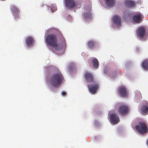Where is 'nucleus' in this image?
Wrapping results in <instances>:
<instances>
[{
    "mask_svg": "<svg viewBox=\"0 0 148 148\" xmlns=\"http://www.w3.org/2000/svg\"><path fill=\"white\" fill-rule=\"evenodd\" d=\"M84 77L86 81L89 82H93V76L90 72H87L84 75Z\"/></svg>",
    "mask_w": 148,
    "mask_h": 148,
    "instance_id": "nucleus-14",
    "label": "nucleus"
},
{
    "mask_svg": "<svg viewBox=\"0 0 148 148\" xmlns=\"http://www.w3.org/2000/svg\"><path fill=\"white\" fill-rule=\"evenodd\" d=\"M65 7L69 9L75 6V3L73 0H64Z\"/></svg>",
    "mask_w": 148,
    "mask_h": 148,
    "instance_id": "nucleus-13",
    "label": "nucleus"
},
{
    "mask_svg": "<svg viewBox=\"0 0 148 148\" xmlns=\"http://www.w3.org/2000/svg\"><path fill=\"white\" fill-rule=\"evenodd\" d=\"M64 17L68 21H72V18L69 14H65L64 15Z\"/></svg>",
    "mask_w": 148,
    "mask_h": 148,
    "instance_id": "nucleus-28",
    "label": "nucleus"
},
{
    "mask_svg": "<svg viewBox=\"0 0 148 148\" xmlns=\"http://www.w3.org/2000/svg\"><path fill=\"white\" fill-rule=\"evenodd\" d=\"M58 32V30L54 28H50L46 30L45 34H56Z\"/></svg>",
    "mask_w": 148,
    "mask_h": 148,
    "instance_id": "nucleus-18",
    "label": "nucleus"
},
{
    "mask_svg": "<svg viewBox=\"0 0 148 148\" xmlns=\"http://www.w3.org/2000/svg\"><path fill=\"white\" fill-rule=\"evenodd\" d=\"M136 34L137 36L143 40L146 39L145 36V29L143 27H139L136 32Z\"/></svg>",
    "mask_w": 148,
    "mask_h": 148,
    "instance_id": "nucleus-9",
    "label": "nucleus"
},
{
    "mask_svg": "<svg viewBox=\"0 0 148 148\" xmlns=\"http://www.w3.org/2000/svg\"><path fill=\"white\" fill-rule=\"evenodd\" d=\"M99 138V137L98 136H96L95 137V139L96 140H97Z\"/></svg>",
    "mask_w": 148,
    "mask_h": 148,
    "instance_id": "nucleus-31",
    "label": "nucleus"
},
{
    "mask_svg": "<svg viewBox=\"0 0 148 148\" xmlns=\"http://www.w3.org/2000/svg\"><path fill=\"white\" fill-rule=\"evenodd\" d=\"M121 26V21L120 17L117 15L113 17L112 27L114 29H119Z\"/></svg>",
    "mask_w": 148,
    "mask_h": 148,
    "instance_id": "nucleus-5",
    "label": "nucleus"
},
{
    "mask_svg": "<svg viewBox=\"0 0 148 148\" xmlns=\"http://www.w3.org/2000/svg\"><path fill=\"white\" fill-rule=\"evenodd\" d=\"M10 10L15 20H17L19 17L20 11L19 8L15 5L10 6Z\"/></svg>",
    "mask_w": 148,
    "mask_h": 148,
    "instance_id": "nucleus-6",
    "label": "nucleus"
},
{
    "mask_svg": "<svg viewBox=\"0 0 148 148\" xmlns=\"http://www.w3.org/2000/svg\"><path fill=\"white\" fill-rule=\"evenodd\" d=\"M119 93L121 97H125L127 94L126 88L123 87H120L119 89Z\"/></svg>",
    "mask_w": 148,
    "mask_h": 148,
    "instance_id": "nucleus-19",
    "label": "nucleus"
},
{
    "mask_svg": "<svg viewBox=\"0 0 148 148\" xmlns=\"http://www.w3.org/2000/svg\"><path fill=\"white\" fill-rule=\"evenodd\" d=\"M45 41L48 48L58 55H61L64 53L66 48L65 40L63 37L61 39V42L56 44L57 39L55 34H50L46 37Z\"/></svg>",
    "mask_w": 148,
    "mask_h": 148,
    "instance_id": "nucleus-2",
    "label": "nucleus"
},
{
    "mask_svg": "<svg viewBox=\"0 0 148 148\" xmlns=\"http://www.w3.org/2000/svg\"><path fill=\"white\" fill-rule=\"evenodd\" d=\"M95 125L97 127H98L99 126V123L98 121L97 120H95L94 121Z\"/></svg>",
    "mask_w": 148,
    "mask_h": 148,
    "instance_id": "nucleus-29",
    "label": "nucleus"
},
{
    "mask_svg": "<svg viewBox=\"0 0 148 148\" xmlns=\"http://www.w3.org/2000/svg\"><path fill=\"white\" fill-rule=\"evenodd\" d=\"M98 45V42L94 40H90L87 43V45L89 48L92 49Z\"/></svg>",
    "mask_w": 148,
    "mask_h": 148,
    "instance_id": "nucleus-16",
    "label": "nucleus"
},
{
    "mask_svg": "<svg viewBox=\"0 0 148 148\" xmlns=\"http://www.w3.org/2000/svg\"><path fill=\"white\" fill-rule=\"evenodd\" d=\"M142 113L143 114L147 113L148 112V102H146L145 105L143 106L142 108Z\"/></svg>",
    "mask_w": 148,
    "mask_h": 148,
    "instance_id": "nucleus-22",
    "label": "nucleus"
},
{
    "mask_svg": "<svg viewBox=\"0 0 148 148\" xmlns=\"http://www.w3.org/2000/svg\"><path fill=\"white\" fill-rule=\"evenodd\" d=\"M128 110V107L127 106L123 105L119 108V112L121 115H125L127 113Z\"/></svg>",
    "mask_w": 148,
    "mask_h": 148,
    "instance_id": "nucleus-12",
    "label": "nucleus"
},
{
    "mask_svg": "<svg viewBox=\"0 0 148 148\" xmlns=\"http://www.w3.org/2000/svg\"><path fill=\"white\" fill-rule=\"evenodd\" d=\"M125 5L126 7L128 8H132L135 6V3L133 1L130 0H126Z\"/></svg>",
    "mask_w": 148,
    "mask_h": 148,
    "instance_id": "nucleus-17",
    "label": "nucleus"
},
{
    "mask_svg": "<svg viewBox=\"0 0 148 148\" xmlns=\"http://www.w3.org/2000/svg\"><path fill=\"white\" fill-rule=\"evenodd\" d=\"M92 64L94 68L97 69L99 66V62L97 59L94 58L92 60Z\"/></svg>",
    "mask_w": 148,
    "mask_h": 148,
    "instance_id": "nucleus-25",
    "label": "nucleus"
},
{
    "mask_svg": "<svg viewBox=\"0 0 148 148\" xmlns=\"http://www.w3.org/2000/svg\"><path fill=\"white\" fill-rule=\"evenodd\" d=\"M105 2L106 5L109 8L113 7L115 3L114 0H105Z\"/></svg>",
    "mask_w": 148,
    "mask_h": 148,
    "instance_id": "nucleus-20",
    "label": "nucleus"
},
{
    "mask_svg": "<svg viewBox=\"0 0 148 148\" xmlns=\"http://www.w3.org/2000/svg\"><path fill=\"white\" fill-rule=\"evenodd\" d=\"M91 84L88 85V89L91 94H94L96 93L99 87L98 83L96 82H93Z\"/></svg>",
    "mask_w": 148,
    "mask_h": 148,
    "instance_id": "nucleus-7",
    "label": "nucleus"
},
{
    "mask_svg": "<svg viewBox=\"0 0 148 148\" xmlns=\"http://www.w3.org/2000/svg\"><path fill=\"white\" fill-rule=\"evenodd\" d=\"M75 64L73 62H71L69 64L68 66V70L70 73L72 72L75 68Z\"/></svg>",
    "mask_w": 148,
    "mask_h": 148,
    "instance_id": "nucleus-27",
    "label": "nucleus"
},
{
    "mask_svg": "<svg viewBox=\"0 0 148 148\" xmlns=\"http://www.w3.org/2000/svg\"><path fill=\"white\" fill-rule=\"evenodd\" d=\"M143 68L145 70H148V59L145 60L142 63Z\"/></svg>",
    "mask_w": 148,
    "mask_h": 148,
    "instance_id": "nucleus-24",
    "label": "nucleus"
},
{
    "mask_svg": "<svg viewBox=\"0 0 148 148\" xmlns=\"http://www.w3.org/2000/svg\"><path fill=\"white\" fill-rule=\"evenodd\" d=\"M142 16L141 14L139 12L137 15L133 16V21L136 23H139L140 20Z\"/></svg>",
    "mask_w": 148,
    "mask_h": 148,
    "instance_id": "nucleus-21",
    "label": "nucleus"
},
{
    "mask_svg": "<svg viewBox=\"0 0 148 148\" xmlns=\"http://www.w3.org/2000/svg\"><path fill=\"white\" fill-rule=\"evenodd\" d=\"M141 94L139 91H136L135 94V99L136 101H137L141 98Z\"/></svg>",
    "mask_w": 148,
    "mask_h": 148,
    "instance_id": "nucleus-26",
    "label": "nucleus"
},
{
    "mask_svg": "<svg viewBox=\"0 0 148 148\" xmlns=\"http://www.w3.org/2000/svg\"><path fill=\"white\" fill-rule=\"evenodd\" d=\"M109 115L110 116L109 119L111 123L116 124L119 122V118L116 114L114 113L110 114V111H109L108 116Z\"/></svg>",
    "mask_w": 148,
    "mask_h": 148,
    "instance_id": "nucleus-8",
    "label": "nucleus"
},
{
    "mask_svg": "<svg viewBox=\"0 0 148 148\" xmlns=\"http://www.w3.org/2000/svg\"><path fill=\"white\" fill-rule=\"evenodd\" d=\"M91 7L90 5H87L84 8V11L83 17L86 22H89L92 20V14L90 12Z\"/></svg>",
    "mask_w": 148,
    "mask_h": 148,
    "instance_id": "nucleus-3",
    "label": "nucleus"
},
{
    "mask_svg": "<svg viewBox=\"0 0 148 148\" xmlns=\"http://www.w3.org/2000/svg\"><path fill=\"white\" fill-rule=\"evenodd\" d=\"M48 10H50L51 12L53 13L57 10L56 5L55 4H53L50 6H48Z\"/></svg>",
    "mask_w": 148,
    "mask_h": 148,
    "instance_id": "nucleus-23",
    "label": "nucleus"
},
{
    "mask_svg": "<svg viewBox=\"0 0 148 148\" xmlns=\"http://www.w3.org/2000/svg\"><path fill=\"white\" fill-rule=\"evenodd\" d=\"M147 144L148 146V139L147 141Z\"/></svg>",
    "mask_w": 148,
    "mask_h": 148,
    "instance_id": "nucleus-32",
    "label": "nucleus"
},
{
    "mask_svg": "<svg viewBox=\"0 0 148 148\" xmlns=\"http://www.w3.org/2000/svg\"><path fill=\"white\" fill-rule=\"evenodd\" d=\"M25 42L27 47L28 48H30L33 47L34 44V40L33 37L28 36L26 38Z\"/></svg>",
    "mask_w": 148,
    "mask_h": 148,
    "instance_id": "nucleus-11",
    "label": "nucleus"
},
{
    "mask_svg": "<svg viewBox=\"0 0 148 148\" xmlns=\"http://www.w3.org/2000/svg\"><path fill=\"white\" fill-rule=\"evenodd\" d=\"M61 95L62 96H64L66 94V93L65 91H62L61 92Z\"/></svg>",
    "mask_w": 148,
    "mask_h": 148,
    "instance_id": "nucleus-30",
    "label": "nucleus"
},
{
    "mask_svg": "<svg viewBox=\"0 0 148 148\" xmlns=\"http://www.w3.org/2000/svg\"><path fill=\"white\" fill-rule=\"evenodd\" d=\"M45 70L48 74L45 78V83L47 87L54 92L56 87L60 86L63 82L64 77L59 70L53 66H47Z\"/></svg>",
    "mask_w": 148,
    "mask_h": 148,
    "instance_id": "nucleus-1",
    "label": "nucleus"
},
{
    "mask_svg": "<svg viewBox=\"0 0 148 148\" xmlns=\"http://www.w3.org/2000/svg\"><path fill=\"white\" fill-rule=\"evenodd\" d=\"M135 128L141 134L146 133L147 131V126L144 122H139L138 124L136 126Z\"/></svg>",
    "mask_w": 148,
    "mask_h": 148,
    "instance_id": "nucleus-4",
    "label": "nucleus"
},
{
    "mask_svg": "<svg viewBox=\"0 0 148 148\" xmlns=\"http://www.w3.org/2000/svg\"><path fill=\"white\" fill-rule=\"evenodd\" d=\"M132 13L130 12V10H127L124 13L123 16L124 19L126 21H128L132 18Z\"/></svg>",
    "mask_w": 148,
    "mask_h": 148,
    "instance_id": "nucleus-15",
    "label": "nucleus"
},
{
    "mask_svg": "<svg viewBox=\"0 0 148 148\" xmlns=\"http://www.w3.org/2000/svg\"><path fill=\"white\" fill-rule=\"evenodd\" d=\"M103 72L105 74L109 76L112 79L115 78L116 75V72H113L110 69L105 68Z\"/></svg>",
    "mask_w": 148,
    "mask_h": 148,
    "instance_id": "nucleus-10",
    "label": "nucleus"
}]
</instances>
